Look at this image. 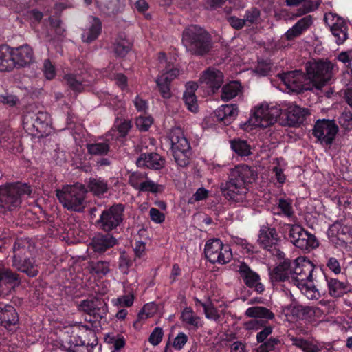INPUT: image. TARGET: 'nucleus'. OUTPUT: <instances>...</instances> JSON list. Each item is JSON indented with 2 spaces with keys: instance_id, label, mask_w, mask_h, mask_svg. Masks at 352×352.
Segmentation results:
<instances>
[{
  "instance_id": "obj_1",
  "label": "nucleus",
  "mask_w": 352,
  "mask_h": 352,
  "mask_svg": "<svg viewBox=\"0 0 352 352\" xmlns=\"http://www.w3.org/2000/svg\"><path fill=\"white\" fill-rule=\"evenodd\" d=\"M332 70L330 61L309 62L305 74L301 70L289 71L283 74L282 81L292 92L320 90L331 79Z\"/></svg>"
},
{
  "instance_id": "obj_2",
  "label": "nucleus",
  "mask_w": 352,
  "mask_h": 352,
  "mask_svg": "<svg viewBox=\"0 0 352 352\" xmlns=\"http://www.w3.org/2000/svg\"><path fill=\"white\" fill-rule=\"evenodd\" d=\"M254 179V174L248 166L236 167L230 172L229 180L222 184V193L228 200L243 203L246 200V186Z\"/></svg>"
},
{
  "instance_id": "obj_3",
  "label": "nucleus",
  "mask_w": 352,
  "mask_h": 352,
  "mask_svg": "<svg viewBox=\"0 0 352 352\" xmlns=\"http://www.w3.org/2000/svg\"><path fill=\"white\" fill-rule=\"evenodd\" d=\"M182 43L190 55L204 57L213 48L212 35L199 25H190L182 32Z\"/></svg>"
},
{
  "instance_id": "obj_4",
  "label": "nucleus",
  "mask_w": 352,
  "mask_h": 352,
  "mask_svg": "<svg viewBox=\"0 0 352 352\" xmlns=\"http://www.w3.org/2000/svg\"><path fill=\"white\" fill-rule=\"evenodd\" d=\"M31 243L28 239H16L13 245L12 265L29 277L38 273V266L32 257Z\"/></svg>"
},
{
  "instance_id": "obj_5",
  "label": "nucleus",
  "mask_w": 352,
  "mask_h": 352,
  "mask_svg": "<svg viewBox=\"0 0 352 352\" xmlns=\"http://www.w3.org/2000/svg\"><path fill=\"white\" fill-rule=\"evenodd\" d=\"M31 186L26 183L16 182L0 186V207L13 210L21 204V196L30 195Z\"/></svg>"
},
{
  "instance_id": "obj_6",
  "label": "nucleus",
  "mask_w": 352,
  "mask_h": 352,
  "mask_svg": "<svg viewBox=\"0 0 352 352\" xmlns=\"http://www.w3.org/2000/svg\"><path fill=\"white\" fill-rule=\"evenodd\" d=\"M87 190L82 184L67 185L56 190V197L63 206L69 210L82 212L85 208Z\"/></svg>"
},
{
  "instance_id": "obj_7",
  "label": "nucleus",
  "mask_w": 352,
  "mask_h": 352,
  "mask_svg": "<svg viewBox=\"0 0 352 352\" xmlns=\"http://www.w3.org/2000/svg\"><path fill=\"white\" fill-rule=\"evenodd\" d=\"M125 206L121 203L113 204L103 210L96 226L105 232L116 230L124 221Z\"/></svg>"
},
{
  "instance_id": "obj_8",
  "label": "nucleus",
  "mask_w": 352,
  "mask_h": 352,
  "mask_svg": "<svg viewBox=\"0 0 352 352\" xmlns=\"http://www.w3.org/2000/svg\"><path fill=\"white\" fill-rule=\"evenodd\" d=\"M72 333L79 338L68 349V352H89V347L93 348L98 344L95 331L91 326L76 322L72 325Z\"/></svg>"
},
{
  "instance_id": "obj_9",
  "label": "nucleus",
  "mask_w": 352,
  "mask_h": 352,
  "mask_svg": "<svg viewBox=\"0 0 352 352\" xmlns=\"http://www.w3.org/2000/svg\"><path fill=\"white\" fill-rule=\"evenodd\" d=\"M204 254L207 259L213 264L224 265L232 258V252L228 244H223L219 239H212L206 241Z\"/></svg>"
},
{
  "instance_id": "obj_10",
  "label": "nucleus",
  "mask_w": 352,
  "mask_h": 352,
  "mask_svg": "<svg viewBox=\"0 0 352 352\" xmlns=\"http://www.w3.org/2000/svg\"><path fill=\"white\" fill-rule=\"evenodd\" d=\"M289 240L298 248L309 251L316 248L319 242L316 237L298 224H288Z\"/></svg>"
},
{
  "instance_id": "obj_11",
  "label": "nucleus",
  "mask_w": 352,
  "mask_h": 352,
  "mask_svg": "<svg viewBox=\"0 0 352 352\" xmlns=\"http://www.w3.org/2000/svg\"><path fill=\"white\" fill-rule=\"evenodd\" d=\"M50 123V115L43 111H38L34 115H27L23 120V129L32 136L38 138L47 135Z\"/></svg>"
},
{
  "instance_id": "obj_12",
  "label": "nucleus",
  "mask_w": 352,
  "mask_h": 352,
  "mask_svg": "<svg viewBox=\"0 0 352 352\" xmlns=\"http://www.w3.org/2000/svg\"><path fill=\"white\" fill-rule=\"evenodd\" d=\"M292 268V281L294 286H308L307 281L312 280L314 267L311 262L299 256L291 260Z\"/></svg>"
},
{
  "instance_id": "obj_13",
  "label": "nucleus",
  "mask_w": 352,
  "mask_h": 352,
  "mask_svg": "<svg viewBox=\"0 0 352 352\" xmlns=\"http://www.w3.org/2000/svg\"><path fill=\"white\" fill-rule=\"evenodd\" d=\"M223 81V72L216 67H209L201 72L199 83L208 95H213L221 88Z\"/></svg>"
},
{
  "instance_id": "obj_14",
  "label": "nucleus",
  "mask_w": 352,
  "mask_h": 352,
  "mask_svg": "<svg viewBox=\"0 0 352 352\" xmlns=\"http://www.w3.org/2000/svg\"><path fill=\"white\" fill-rule=\"evenodd\" d=\"M338 132V126L333 120H322L316 123L313 129V135L320 143L325 146H331Z\"/></svg>"
},
{
  "instance_id": "obj_15",
  "label": "nucleus",
  "mask_w": 352,
  "mask_h": 352,
  "mask_svg": "<svg viewBox=\"0 0 352 352\" xmlns=\"http://www.w3.org/2000/svg\"><path fill=\"white\" fill-rule=\"evenodd\" d=\"M238 115V107L235 104L220 106L206 120V124L210 126L230 124Z\"/></svg>"
},
{
  "instance_id": "obj_16",
  "label": "nucleus",
  "mask_w": 352,
  "mask_h": 352,
  "mask_svg": "<svg viewBox=\"0 0 352 352\" xmlns=\"http://www.w3.org/2000/svg\"><path fill=\"white\" fill-rule=\"evenodd\" d=\"M179 71L170 64L167 65L165 69L158 75L155 82L158 90L162 98L168 99L171 97L170 84L172 81L178 76Z\"/></svg>"
},
{
  "instance_id": "obj_17",
  "label": "nucleus",
  "mask_w": 352,
  "mask_h": 352,
  "mask_svg": "<svg viewBox=\"0 0 352 352\" xmlns=\"http://www.w3.org/2000/svg\"><path fill=\"white\" fill-rule=\"evenodd\" d=\"M109 105L112 107L116 116L114 127L117 129L118 136H116V139L119 140L121 138L122 140L128 135L132 126L131 122L129 120L122 119V110L124 111V102L119 100L118 97H115L109 102Z\"/></svg>"
},
{
  "instance_id": "obj_18",
  "label": "nucleus",
  "mask_w": 352,
  "mask_h": 352,
  "mask_svg": "<svg viewBox=\"0 0 352 352\" xmlns=\"http://www.w3.org/2000/svg\"><path fill=\"white\" fill-rule=\"evenodd\" d=\"M280 113L276 108H270L267 104H261L256 107L252 113L254 118V124L267 127L277 121Z\"/></svg>"
},
{
  "instance_id": "obj_19",
  "label": "nucleus",
  "mask_w": 352,
  "mask_h": 352,
  "mask_svg": "<svg viewBox=\"0 0 352 352\" xmlns=\"http://www.w3.org/2000/svg\"><path fill=\"white\" fill-rule=\"evenodd\" d=\"M327 234L336 246L346 247L351 236V228L337 221L329 227Z\"/></svg>"
},
{
  "instance_id": "obj_20",
  "label": "nucleus",
  "mask_w": 352,
  "mask_h": 352,
  "mask_svg": "<svg viewBox=\"0 0 352 352\" xmlns=\"http://www.w3.org/2000/svg\"><path fill=\"white\" fill-rule=\"evenodd\" d=\"M292 268L291 260L280 261L269 272V276L273 286L278 283H287L292 284Z\"/></svg>"
},
{
  "instance_id": "obj_21",
  "label": "nucleus",
  "mask_w": 352,
  "mask_h": 352,
  "mask_svg": "<svg viewBox=\"0 0 352 352\" xmlns=\"http://www.w3.org/2000/svg\"><path fill=\"white\" fill-rule=\"evenodd\" d=\"M12 50L17 69L29 67L35 60L34 50L28 44L12 47Z\"/></svg>"
},
{
  "instance_id": "obj_22",
  "label": "nucleus",
  "mask_w": 352,
  "mask_h": 352,
  "mask_svg": "<svg viewBox=\"0 0 352 352\" xmlns=\"http://www.w3.org/2000/svg\"><path fill=\"white\" fill-rule=\"evenodd\" d=\"M165 164L164 157L155 152L142 153L136 160L138 167L146 168L154 170H162Z\"/></svg>"
},
{
  "instance_id": "obj_23",
  "label": "nucleus",
  "mask_w": 352,
  "mask_h": 352,
  "mask_svg": "<svg viewBox=\"0 0 352 352\" xmlns=\"http://www.w3.org/2000/svg\"><path fill=\"white\" fill-rule=\"evenodd\" d=\"M246 316L252 318L245 323L248 329H258L262 326L261 319H272L274 314L269 309L263 307H254L248 308L245 311Z\"/></svg>"
},
{
  "instance_id": "obj_24",
  "label": "nucleus",
  "mask_w": 352,
  "mask_h": 352,
  "mask_svg": "<svg viewBox=\"0 0 352 352\" xmlns=\"http://www.w3.org/2000/svg\"><path fill=\"white\" fill-rule=\"evenodd\" d=\"M81 309L90 315L105 316L107 313V305L105 300L101 298H89L83 300L80 304Z\"/></svg>"
},
{
  "instance_id": "obj_25",
  "label": "nucleus",
  "mask_w": 352,
  "mask_h": 352,
  "mask_svg": "<svg viewBox=\"0 0 352 352\" xmlns=\"http://www.w3.org/2000/svg\"><path fill=\"white\" fill-rule=\"evenodd\" d=\"M279 237L275 228L270 227L268 225L261 227L258 243L261 248L267 250L274 245H277Z\"/></svg>"
},
{
  "instance_id": "obj_26",
  "label": "nucleus",
  "mask_w": 352,
  "mask_h": 352,
  "mask_svg": "<svg viewBox=\"0 0 352 352\" xmlns=\"http://www.w3.org/2000/svg\"><path fill=\"white\" fill-rule=\"evenodd\" d=\"M314 20L311 15L299 19L291 28H289L284 34L286 40L293 41L294 38L300 36L306 32L313 25Z\"/></svg>"
},
{
  "instance_id": "obj_27",
  "label": "nucleus",
  "mask_w": 352,
  "mask_h": 352,
  "mask_svg": "<svg viewBox=\"0 0 352 352\" xmlns=\"http://www.w3.org/2000/svg\"><path fill=\"white\" fill-rule=\"evenodd\" d=\"M116 243V239L112 235L98 234L92 239L90 247L94 252L102 254L115 245Z\"/></svg>"
},
{
  "instance_id": "obj_28",
  "label": "nucleus",
  "mask_w": 352,
  "mask_h": 352,
  "mask_svg": "<svg viewBox=\"0 0 352 352\" xmlns=\"http://www.w3.org/2000/svg\"><path fill=\"white\" fill-rule=\"evenodd\" d=\"M239 273L246 286H263L261 283L260 275L252 270L245 262H241Z\"/></svg>"
},
{
  "instance_id": "obj_29",
  "label": "nucleus",
  "mask_w": 352,
  "mask_h": 352,
  "mask_svg": "<svg viewBox=\"0 0 352 352\" xmlns=\"http://www.w3.org/2000/svg\"><path fill=\"white\" fill-rule=\"evenodd\" d=\"M172 151L190 150V145L181 129H173L169 134Z\"/></svg>"
},
{
  "instance_id": "obj_30",
  "label": "nucleus",
  "mask_w": 352,
  "mask_h": 352,
  "mask_svg": "<svg viewBox=\"0 0 352 352\" xmlns=\"http://www.w3.org/2000/svg\"><path fill=\"white\" fill-rule=\"evenodd\" d=\"M110 136L113 139V135L111 132L106 135V138L102 142H95L94 143H87L86 148L87 153L91 155L104 156L107 155L110 151Z\"/></svg>"
},
{
  "instance_id": "obj_31",
  "label": "nucleus",
  "mask_w": 352,
  "mask_h": 352,
  "mask_svg": "<svg viewBox=\"0 0 352 352\" xmlns=\"http://www.w3.org/2000/svg\"><path fill=\"white\" fill-rule=\"evenodd\" d=\"M16 68L12 47L8 45H0V72H10Z\"/></svg>"
},
{
  "instance_id": "obj_32",
  "label": "nucleus",
  "mask_w": 352,
  "mask_h": 352,
  "mask_svg": "<svg viewBox=\"0 0 352 352\" xmlns=\"http://www.w3.org/2000/svg\"><path fill=\"white\" fill-rule=\"evenodd\" d=\"M87 188L94 195L102 197L108 192L109 185L107 181L101 177H90Z\"/></svg>"
},
{
  "instance_id": "obj_33",
  "label": "nucleus",
  "mask_w": 352,
  "mask_h": 352,
  "mask_svg": "<svg viewBox=\"0 0 352 352\" xmlns=\"http://www.w3.org/2000/svg\"><path fill=\"white\" fill-rule=\"evenodd\" d=\"M18 320L17 314L12 306L0 305V321L6 328L15 325Z\"/></svg>"
},
{
  "instance_id": "obj_34",
  "label": "nucleus",
  "mask_w": 352,
  "mask_h": 352,
  "mask_svg": "<svg viewBox=\"0 0 352 352\" xmlns=\"http://www.w3.org/2000/svg\"><path fill=\"white\" fill-rule=\"evenodd\" d=\"M91 25L87 32L82 34L83 42L90 43L96 40L102 32V22L98 17L92 16Z\"/></svg>"
},
{
  "instance_id": "obj_35",
  "label": "nucleus",
  "mask_w": 352,
  "mask_h": 352,
  "mask_svg": "<svg viewBox=\"0 0 352 352\" xmlns=\"http://www.w3.org/2000/svg\"><path fill=\"white\" fill-rule=\"evenodd\" d=\"M307 115V110L298 106H291L288 108L287 120L289 126H295L302 124Z\"/></svg>"
},
{
  "instance_id": "obj_36",
  "label": "nucleus",
  "mask_w": 352,
  "mask_h": 352,
  "mask_svg": "<svg viewBox=\"0 0 352 352\" xmlns=\"http://www.w3.org/2000/svg\"><path fill=\"white\" fill-rule=\"evenodd\" d=\"M133 43L126 37L118 36L113 44V51L118 58H124L131 50Z\"/></svg>"
},
{
  "instance_id": "obj_37",
  "label": "nucleus",
  "mask_w": 352,
  "mask_h": 352,
  "mask_svg": "<svg viewBox=\"0 0 352 352\" xmlns=\"http://www.w3.org/2000/svg\"><path fill=\"white\" fill-rule=\"evenodd\" d=\"M232 151L239 157H248L252 154V147L245 140L234 138L230 142Z\"/></svg>"
},
{
  "instance_id": "obj_38",
  "label": "nucleus",
  "mask_w": 352,
  "mask_h": 352,
  "mask_svg": "<svg viewBox=\"0 0 352 352\" xmlns=\"http://www.w3.org/2000/svg\"><path fill=\"white\" fill-rule=\"evenodd\" d=\"M181 319L184 323L193 329H198L202 325L201 318L197 316L190 307L184 309Z\"/></svg>"
},
{
  "instance_id": "obj_39",
  "label": "nucleus",
  "mask_w": 352,
  "mask_h": 352,
  "mask_svg": "<svg viewBox=\"0 0 352 352\" xmlns=\"http://www.w3.org/2000/svg\"><path fill=\"white\" fill-rule=\"evenodd\" d=\"M241 85L238 81H232L221 87V99L229 101L236 97L241 91Z\"/></svg>"
},
{
  "instance_id": "obj_40",
  "label": "nucleus",
  "mask_w": 352,
  "mask_h": 352,
  "mask_svg": "<svg viewBox=\"0 0 352 352\" xmlns=\"http://www.w3.org/2000/svg\"><path fill=\"white\" fill-rule=\"evenodd\" d=\"M64 79L69 87L76 92H82L85 89V85L81 77L74 74H67Z\"/></svg>"
},
{
  "instance_id": "obj_41",
  "label": "nucleus",
  "mask_w": 352,
  "mask_h": 352,
  "mask_svg": "<svg viewBox=\"0 0 352 352\" xmlns=\"http://www.w3.org/2000/svg\"><path fill=\"white\" fill-rule=\"evenodd\" d=\"M243 19L247 27L258 25L261 21V10L258 8L252 7L246 10Z\"/></svg>"
},
{
  "instance_id": "obj_42",
  "label": "nucleus",
  "mask_w": 352,
  "mask_h": 352,
  "mask_svg": "<svg viewBox=\"0 0 352 352\" xmlns=\"http://www.w3.org/2000/svg\"><path fill=\"white\" fill-rule=\"evenodd\" d=\"M164 190V186L157 184L154 181L147 177L144 183H142L138 191L140 192H151L152 194L156 195L163 192Z\"/></svg>"
},
{
  "instance_id": "obj_43",
  "label": "nucleus",
  "mask_w": 352,
  "mask_h": 352,
  "mask_svg": "<svg viewBox=\"0 0 352 352\" xmlns=\"http://www.w3.org/2000/svg\"><path fill=\"white\" fill-rule=\"evenodd\" d=\"M289 338L293 345L302 349L304 352H319V349L316 345L304 339L295 338L294 336H291Z\"/></svg>"
},
{
  "instance_id": "obj_44",
  "label": "nucleus",
  "mask_w": 352,
  "mask_h": 352,
  "mask_svg": "<svg viewBox=\"0 0 352 352\" xmlns=\"http://www.w3.org/2000/svg\"><path fill=\"white\" fill-rule=\"evenodd\" d=\"M89 267L91 272L99 277L104 276L109 270V264L105 261H91Z\"/></svg>"
},
{
  "instance_id": "obj_45",
  "label": "nucleus",
  "mask_w": 352,
  "mask_h": 352,
  "mask_svg": "<svg viewBox=\"0 0 352 352\" xmlns=\"http://www.w3.org/2000/svg\"><path fill=\"white\" fill-rule=\"evenodd\" d=\"M332 34L337 38V43L342 44L347 38V27L342 23H334L331 28Z\"/></svg>"
},
{
  "instance_id": "obj_46",
  "label": "nucleus",
  "mask_w": 352,
  "mask_h": 352,
  "mask_svg": "<svg viewBox=\"0 0 352 352\" xmlns=\"http://www.w3.org/2000/svg\"><path fill=\"white\" fill-rule=\"evenodd\" d=\"M136 259L133 258V255H130L126 252H122L119 257V269L123 274H128L129 269L133 266Z\"/></svg>"
},
{
  "instance_id": "obj_47",
  "label": "nucleus",
  "mask_w": 352,
  "mask_h": 352,
  "mask_svg": "<svg viewBox=\"0 0 352 352\" xmlns=\"http://www.w3.org/2000/svg\"><path fill=\"white\" fill-rule=\"evenodd\" d=\"M157 311V307L155 304L151 302L148 303L144 306L142 309L139 312L138 314V320L134 322V327L135 328L138 327L139 322L141 320H146L151 316H153V314Z\"/></svg>"
},
{
  "instance_id": "obj_48",
  "label": "nucleus",
  "mask_w": 352,
  "mask_h": 352,
  "mask_svg": "<svg viewBox=\"0 0 352 352\" xmlns=\"http://www.w3.org/2000/svg\"><path fill=\"white\" fill-rule=\"evenodd\" d=\"M147 177L146 173L133 172L129 177V184L134 189L139 190Z\"/></svg>"
},
{
  "instance_id": "obj_49",
  "label": "nucleus",
  "mask_w": 352,
  "mask_h": 352,
  "mask_svg": "<svg viewBox=\"0 0 352 352\" xmlns=\"http://www.w3.org/2000/svg\"><path fill=\"white\" fill-rule=\"evenodd\" d=\"M135 122L137 128L140 131H147L153 123V118L150 115L142 113L136 118Z\"/></svg>"
},
{
  "instance_id": "obj_50",
  "label": "nucleus",
  "mask_w": 352,
  "mask_h": 352,
  "mask_svg": "<svg viewBox=\"0 0 352 352\" xmlns=\"http://www.w3.org/2000/svg\"><path fill=\"white\" fill-rule=\"evenodd\" d=\"M338 122L345 130L351 131L352 129V112L345 109L338 118Z\"/></svg>"
},
{
  "instance_id": "obj_51",
  "label": "nucleus",
  "mask_w": 352,
  "mask_h": 352,
  "mask_svg": "<svg viewBox=\"0 0 352 352\" xmlns=\"http://www.w3.org/2000/svg\"><path fill=\"white\" fill-rule=\"evenodd\" d=\"M278 208L280 210V212L278 214L283 215L287 217H292L294 215V211L290 200L280 198L278 201Z\"/></svg>"
},
{
  "instance_id": "obj_52",
  "label": "nucleus",
  "mask_w": 352,
  "mask_h": 352,
  "mask_svg": "<svg viewBox=\"0 0 352 352\" xmlns=\"http://www.w3.org/2000/svg\"><path fill=\"white\" fill-rule=\"evenodd\" d=\"M177 164L180 167H186L189 164L190 150L172 151Z\"/></svg>"
},
{
  "instance_id": "obj_53",
  "label": "nucleus",
  "mask_w": 352,
  "mask_h": 352,
  "mask_svg": "<svg viewBox=\"0 0 352 352\" xmlns=\"http://www.w3.org/2000/svg\"><path fill=\"white\" fill-rule=\"evenodd\" d=\"M42 71L45 78L48 80H53L56 76V67L49 58L43 60Z\"/></svg>"
},
{
  "instance_id": "obj_54",
  "label": "nucleus",
  "mask_w": 352,
  "mask_h": 352,
  "mask_svg": "<svg viewBox=\"0 0 352 352\" xmlns=\"http://www.w3.org/2000/svg\"><path fill=\"white\" fill-rule=\"evenodd\" d=\"M183 100L187 109L191 112L197 111V97L195 93L192 91H185L183 96Z\"/></svg>"
},
{
  "instance_id": "obj_55",
  "label": "nucleus",
  "mask_w": 352,
  "mask_h": 352,
  "mask_svg": "<svg viewBox=\"0 0 352 352\" xmlns=\"http://www.w3.org/2000/svg\"><path fill=\"white\" fill-rule=\"evenodd\" d=\"M196 301L204 307V313L207 318L213 320H217L219 319V312L217 309L212 305L211 302L204 303L198 299H196Z\"/></svg>"
},
{
  "instance_id": "obj_56",
  "label": "nucleus",
  "mask_w": 352,
  "mask_h": 352,
  "mask_svg": "<svg viewBox=\"0 0 352 352\" xmlns=\"http://www.w3.org/2000/svg\"><path fill=\"white\" fill-rule=\"evenodd\" d=\"M133 302L134 296L132 293L112 299V302L114 305L120 307H131Z\"/></svg>"
},
{
  "instance_id": "obj_57",
  "label": "nucleus",
  "mask_w": 352,
  "mask_h": 352,
  "mask_svg": "<svg viewBox=\"0 0 352 352\" xmlns=\"http://www.w3.org/2000/svg\"><path fill=\"white\" fill-rule=\"evenodd\" d=\"M133 103L138 112H140L143 114L147 113L149 106L148 101L146 100H144L142 98H141L139 95H137L133 100Z\"/></svg>"
},
{
  "instance_id": "obj_58",
  "label": "nucleus",
  "mask_w": 352,
  "mask_h": 352,
  "mask_svg": "<svg viewBox=\"0 0 352 352\" xmlns=\"http://www.w3.org/2000/svg\"><path fill=\"white\" fill-rule=\"evenodd\" d=\"M280 340L277 338H270L259 346L258 351L270 352L272 350H274L276 346L280 344Z\"/></svg>"
},
{
  "instance_id": "obj_59",
  "label": "nucleus",
  "mask_w": 352,
  "mask_h": 352,
  "mask_svg": "<svg viewBox=\"0 0 352 352\" xmlns=\"http://www.w3.org/2000/svg\"><path fill=\"white\" fill-rule=\"evenodd\" d=\"M163 335L162 329L160 327H155L150 335L149 342L153 346L158 345L162 340Z\"/></svg>"
},
{
  "instance_id": "obj_60",
  "label": "nucleus",
  "mask_w": 352,
  "mask_h": 352,
  "mask_svg": "<svg viewBox=\"0 0 352 352\" xmlns=\"http://www.w3.org/2000/svg\"><path fill=\"white\" fill-rule=\"evenodd\" d=\"M301 293L308 299H318L320 296V292L316 287H299Z\"/></svg>"
},
{
  "instance_id": "obj_61",
  "label": "nucleus",
  "mask_w": 352,
  "mask_h": 352,
  "mask_svg": "<svg viewBox=\"0 0 352 352\" xmlns=\"http://www.w3.org/2000/svg\"><path fill=\"white\" fill-rule=\"evenodd\" d=\"M327 267L336 275L341 272V266L339 261L335 257H329L327 259Z\"/></svg>"
},
{
  "instance_id": "obj_62",
  "label": "nucleus",
  "mask_w": 352,
  "mask_h": 352,
  "mask_svg": "<svg viewBox=\"0 0 352 352\" xmlns=\"http://www.w3.org/2000/svg\"><path fill=\"white\" fill-rule=\"evenodd\" d=\"M228 23L234 29L239 30L246 26L244 19H240L235 16H230L227 19Z\"/></svg>"
},
{
  "instance_id": "obj_63",
  "label": "nucleus",
  "mask_w": 352,
  "mask_h": 352,
  "mask_svg": "<svg viewBox=\"0 0 352 352\" xmlns=\"http://www.w3.org/2000/svg\"><path fill=\"white\" fill-rule=\"evenodd\" d=\"M151 219L156 223H162L165 220V215L155 208H151L149 211Z\"/></svg>"
},
{
  "instance_id": "obj_64",
  "label": "nucleus",
  "mask_w": 352,
  "mask_h": 352,
  "mask_svg": "<svg viewBox=\"0 0 352 352\" xmlns=\"http://www.w3.org/2000/svg\"><path fill=\"white\" fill-rule=\"evenodd\" d=\"M18 98L16 96L5 94L0 95V102L8 104L10 107H14L16 104Z\"/></svg>"
}]
</instances>
